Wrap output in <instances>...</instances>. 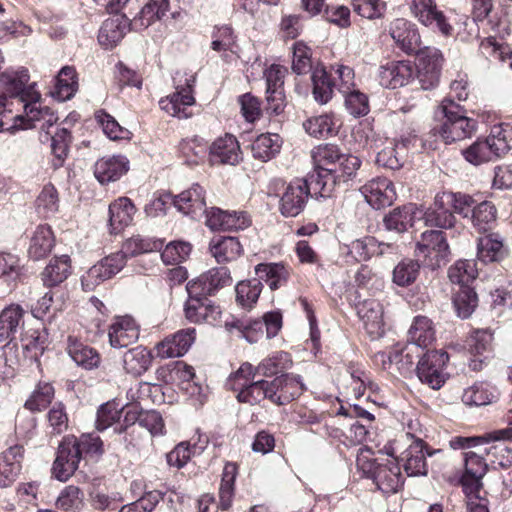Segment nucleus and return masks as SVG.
<instances>
[{
    "instance_id": "nucleus-11",
    "label": "nucleus",
    "mask_w": 512,
    "mask_h": 512,
    "mask_svg": "<svg viewBox=\"0 0 512 512\" xmlns=\"http://www.w3.org/2000/svg\"><path fill=\"white\" fill-rule=\"evenodd\" d=\"M195 78L186 79L185 86L177 85L176 91L159 101L160 108L167 114L179 119H187L192 116L191 107L195 104L192 94V86Z\"/></svg>"
},
{
    "instance_id": "nucleus-43",
    "label": "nucleus",
    "mask_w": 512,
    "mask_h": 512,
    "mask_svg": "<svg viewBox=\"0 0 512 512\" xmlns=\"http://www.w3.org/2000/svg\"><path fill=\"white\" fill-rule=\"evenodd\" d=\"M70 258L67 255L53 258L42 272L45 286L53 287L62 283L70 274Z\"/></svg>"
},
{
    "instance_id": "nucleus-41",
    "label": "nucleus",
    "mask_w": 512,
    "mask_h": 512,
    "mask_svg": "<svg viewBox=\"0 0 512 512\" xmlns=\"http://www.w3.org/2000/svg\"><path fill=\"white\" fill-rule=\"evenodd\" d=\"M408 335L412 344L420 348H428L435 341V329L432 321L426 316H416Z\"/></svg>"
},
{
    "instance_id": "nucleus-31",
    "label": "nucleus",
    "mask_w": 512,
    "mask_h": 512,
    "mask_svg": "<svg viewBox=\"0 0 512 512\" xmlns=\"http://www.w3.org/2000/svg\"><path fill=\"white\" fill-rule=\"evenodd\" d=\"M127 171L128 161L123 156L104 157L94 165V175L101 184L114 182Z\"/></svg>"
},
{
    "instance_id": "nucleus-57",
    "label": "nucleus",
    "mask_w": 512,
    "mask_h": 512,
    "mask_svg": "<svg viewBox=\"0 0 512 512\" xmlns=\"http://www.w3.org/2000/svg\"><path fill=\"white\" fill-rule=\"evenodd\" d=\"M54 398V388L50 383L39 382L31 396L25 402V408L32 412L45 409Z\"/></svg>"
},
{
    "instance_id": "nucleus-13",
    "label": "nucleus",
    "mask_w": 512,
    "mask_h": 512,
    "mask_svg": "<svg viewBox=\"0 0 512 512\" xmlns=\"http://www.w3.org/2000/svg\"><path fill=\"white\" fill-rule=\"evenodd\" d=\"M409 6L412 15L421 24L425 26L435 25L445 36L452 34V26L447 22L443 12L437 9L434 0H410Z\"/></svg>"
},
{
    "instance_id": "nucleus-40",
    "label": "nucleus",
    "mask_w": 512,
    "mask_h": 512,
    "mask_svg": "<svg viewBox=\"0 0 512 512\" xmlns=\"http://www.w3.org/2000/svg\"><path fill=\"white\" fill-rule=\"evenodd\" d=\"M256 376L257 370L248 362L241 364V366L229 376L227 385L237 393L236 397L239 402L244 403L242 394L252 388V384L256 382Z\"/></svg>"
},
{
    "instance_id": "nucleus-63",
    "label": "nucleus",
    "mask_w": 512,
    "mask_h": 512,
    "mask_svg": "<svg viewBox=\"0 0 512 512\" xmlns=\"http://www.w3.org/2000/svg\"><path fill=\"white\" fill-rule=\"evenodd\" d=\"M83 492L74 485L66 486L59 494L56 506L63 511H76L83 506Z\"/></svg>"
},
{
    "instance_id": "nucleus-45",
    "label": "nucleus",
    "mask_w": 512,
    "mask_h": 512,
    "mask_svg": "<svg viewBox=\"0 0 512 512\" xmlns=\"http://www.w3.org/2000/svg\"><path fill=\"white\" fill-rule=\"evenodd\" d=\"M281 148V138L278 134H261L252 143V154L263 162L273 158Z\"/></svg>"
},
{
    "instance_id": "nucleus-7",
    "label": "nucleus",
    "mask_w": 512,
    "mask_h": 512,
    "mask_svg": "<svg viewBox=\"0 0 512 512\" xmlns=\"http://www.w3.org/2000/svg\"><path fill=\"white\" fill-rule=\"evenodd\" d=\"M414 253L432 269L445 265L450 256V248L445 234L439 230L422 232L416 241Z\"/></svg>"
},
{
    "instance_id": "nucleus-32",
    "label": "nucleus",
    "mask_w": 512,
    "mask_h": 512,
    "mask_svg": "<svg viewBox=\"0 0 512 512\" xmlns=\"http://www.w3.org/2000/svg\"><path fill=\"white\" fill-rule=\"evenodd\" d=\"M136 208L127 197H120L109 205V225L112 233H118L129 226Z\"/></svg>"
},
{
    "instance_id": "nucleus-60",
    "label": "nucleus",
    "mask_w": 512,
    "mask_h": 512,
    "mask_svg": "<svg viewBox=\"0 0 512 512\" xmlns=\"http://www.w3.org/2000/svg\"><path fill=\"white\" fill-rule=\"evenodd\" d=\"M471 219L479 232H485L496 220V208L491 202L483 201L473 208Z\"/></svg>"
},
{
    "instance_id": "nucleus-62",
    "label": "nucleus",
    "mask_w": 512,
    "mask_h": 512,
    "mask_svg": "<svg viewBox=\"0 0 512 512\" xmlns=\"http://www.w3.org/2000/svg\"><path fill=\"white\" fill-rule=\"evenodd\" d=\"M339 148L333 144L320 145L313 153V159L317 168H337V165L342 157Z\"/></svg>"
},
{
    "instance_id": "nucleus-3",
    "label": "nucleus",
    "mask_w": 512,
    "mask_h": 512,
    "mask_svg": "<svg viewBox=\"0 0 512 512\" xmlns=\"http://www.w3.org/2000/svg\"><path fill=\"white\" fill-rule=\"evenodd\" d=\"M357 466L370 477L384 494H393L403 486L404 479L395 458L372 461L364 451L357 457Z\"/></svg>"
},
{
    "instance_id": "nucleus-46",
    "label": "nucleus",
    "mask_w": 512,
    "mask_h": 512,
    "mask_svg": "<svg viewBox=\"0 0 512 512\" xmlns=\"http://www.w3.org/2000/svg\"><path fill=\"white\" fill-rule=\"evenodd\" d=\"M497 399L494 389L487 383L479 382L466 388L462 394V401L467 406H485Z\"/></svg>"
},
{
    "instance_id": "nucleus-22",
    "label": "nucleus",
    "mask_w": 512,
    "mask_h": 512,
    "mask_svg": "<svg viewBox=\"0 0 512 512\" xmlns=\"http://www.w3.org/2000/svg\"><path fill=\"white\" fill-rule=\"evenodd\" d=\"M24 459V448L16 444L0 454V488L10 486L20 474Z\"/></svg>"
},
{
    "instance_id": "nucleus-33",
    "label": "nucleus",
    "mask_w": 512,
    "mask_h": 512,
    "mask_svg": "<svg viewBox=\"0 0 512 512\" xmlns=\"http://www.w3.org/2000/svg\"><path fill=\"white\" fill-rule=\"evenodd\" d=\"M427 226L448 229L454 226L455 217L448 204L441 199V193L435 196L434 203L426 211L422 210V217Z\"/></svg>"
},
{
    "instance_id": "nucleus-64",
    "label": "nucleus",
    "mask_w": 512,
    "mask_h": 512,
    "mask_svg": "<svg viewBox=\"0 0 512 512\" xmlns=\"http://www.w3.org/2000/svg\"><path fill=\"white\" fill-rule=\"evenodd\" d=\"M311 49L302 41L293 44L292 70L298 74H306L312 69Z\"/></svg>"
},
{
    "instance_id": "nucleus-59",
    "label": "nucleus",
    "mask_w": 512,
    "mask_h": 512,
    "mask_svg": "<svg viewBox=\"0 0 512 512\" xmlns=\"http://www.w3.org/2000/svg\"><path fill=\"white\" fill-rule=\"evenodd\" d=\"M305 131L316 138L327 137L334 133L335 122L328 114L311 117L303 123Z\"/></svg>"
},
{
    "instance_id": "nucleus-1",
    "label": "nucleus",
    "mask_w": 512,
    "mask_h": 512,
    "mask_svg": "<svg viewBox=\"0 0 512 512\" xmlns=\"http://www.w3.org/2000/svg\"><path fill=\"white\" fill-rule=\"evenodd\" d=\"M251 387L242 394L244 403L249 405L260 404L264 400L277 406L287 405L305 389L301 377L293 374H282L272 380H256Z\"/></svg>"
},
{
    "instance_id": "nucleus-51",
    "label": "nucleus",
    "mask_w": 512,
    "mask_h": 512,
    "mask_svg": "<svg viewBox=\"0 0 512 512\" xmlns=\"http://www.w3.org/2000/svg\"><path fill=\"white\" fill-rule=\"evenodd\" d=\"M238 474L236 463L227 462L223 468L221 484L219 488L220 507L223 510L230 508L234 496V483Z\"/></svg>"
},
{
    "instance_id": "nucleus-6",
    "label": "nucleus",
    "mask_w": 512,
    "mask_h": 512,
    "mask_svg": "<svg viewBox=\"0 0 512 512\" xmlns=\"http://www.w3.org/2000/svg\"><path fill=\"white\" fill-rule=\"evenodd\" d=\"M29 72L26 68L7 70L0 74L1 95L7 97L9 106L16 100L25 109L26 103L39 102L41 94L36 90V83L28 84Z\"/></svg>"
},
{
    "instance_id": "nucleus-34",
    "label": "nucleus",
    "mask_w": 512,
    "mask_h": 512,
    "mask_svg": "<svg viewBox=\"0 0 512 512\" xmlns=\"http://www.w3.org/2000/svg\"><path fill=\"white\" fill-rule=\"evenodd\" d=\"M55 244V237L48 225H39L34 230L28 248L30 258L40 260L48 256Z\"/></svg>"
},
{
    "instance_id": "nucleus-25",
    "label": "nucleus",
    "mask_w": 512,
    "mask_h": 512,
    "mask_svg": "<svg viewBox=\"0 0 512 512\" xmlns=\"http://www.w3.org/2000/svg\"><path fill=\"white\" fill-rule=\"evenodd\" d=\"M241 158L237 139L230 134L216 139L209 147V159L212 164L236 165Z\"/></svg>"
},
{
    "instance_id": "nucleus-38",
    "label": "nucleus",
    "mask_w": 512,
    "mask_h": 512,
    "mask_svg": "<svg viewBox=\"0 0 512 512\" xmlns=\"http://www.w3.org/2000/svg\"><path fill=\"white\" fill-rule=\"evenodd\" d=\"M260 281H265L271 290H277L288 282L290 270L282 263H261L255 267Z\"/></svg>"
},
{
    "instance_id": "nucleus-61",
    "label": "nucleus",
    "mask_w": 512,
    "mask_h": 512,
    "mask_svg": "<svg viewBox=\"0 0 512 512\" xmlns=\"http://www.w3.org/2000/svg\"><path fill=\"white\" fill-rule=\"evenodd\" d=\"M57 94L61 100L70 99L78 88L76 80V71L74 68L66 66L63 67L57 76Z\"/></svg>"
},
{
    "instance_id": "nucleus-8",
    "label": "nucleus",
    "mask_w": 512,
    "mask_h": 512,
    "mask_svg": "<svg viewBox=\"0 0 512 512\" xmlns=\"http://www.w3.org/2000/svg\"><path fill=\"white\" fill-rule=\"evenodd\" d=\"M127 259L124 252H114L99 260L90 267L81 277V284L85 291H93L100 284L110 280L125 267Z\"/></svg>"
},
{
    "instance_id": "nucleus-56",
    "label": "nucleus",
    "mask_w": 512,
    "mask_h": 512,
    "mask_svg": "<svg viewBox=\"0 0 512 512\" xmlns=\"http://www.w3.org/2000/svg\"><path fill=\"white\" fill-rule=\"evenodd\" d=\"M420 264L417 260L404 259L393 270V282L401 287L411 285L418 277Z\"/></svg>"
},
{
    "instance_id": "nucleus-19",
    "label": "nucleus",
    "mask_w": 512,
    "mask_h": 512,
    "mask_svg": "<svg viewBox=\"0 0 512 512\" xmlns=\"http://www.w3.org/2000/svg\"><path fill=\"white\" fill-rule=\"evenodd\" d=\"M416 141V136L402 138L400 141H387L377 152L376 163L392 170L399 169L407 160L409 146Z\"/></svg>"
},
{
    "instance_id": "nucleus-23",
    "label": "nucleus",
    "mask_w": 512,
    "mask_h": 512,
    "mask_svg": "<svg viewBox=\"0 0 512 512\" xmlns=\"http://www.w3.org/2000/svg\"><path fill=\"white\" fill-rule=\"evenodd\" d=\"M108 337L113 348H124L137 341L139 327L130 316L117 317L109 327Z\"/></svg>"
},
{
    "instance_id": "nucleus-24",
    "label": "nucleus",
    "mask_w": 512,
    "mask_h": 512,
    "mask_svg": "<svg viewBox=\"0 0 512 512\" xmlns=\"http://www.w3.org/2000/svg\"><path fill=\"white\" fill-rule=\"evenodd\" d=\"M173 204L185 215L197 217L205 214L207 211L205 190L199 184H193L189 189L175 196Z\"/></svg>"
},
{
    "instance_id": "nucleus-4",
    "label": "nucleus",
    "mask_w": 512,
    "mask_h": 512,
    "mask_svg": "<svg viewBox=\"0 0 512 512\" xmlns=\"http://www.w3.org/2000/svg\"><path fill=\"white\" fill-rule=\"evenodd\" d=\"M510 132L502 125L494 126L485 139H477L469 147L462 150L465 160L473 165H481L494 161L512 148Z\"/></svg>"
},
{
    "instance_id": "nucleus-17",
    "label": "nucleus",
    "mask_w": 512,
    "mask_h": 512,
    "mask_svg": "<svg viewBox=\"0 0 512 512\" xmlns=\"http://www.w3.org/2000/svg\"><path fill=\"white\" fill-rule=\"evenodd\" d=\"M196 337L194 328L179 330L166 337L156 346V354L162 359L181 357L190 349Z\"/></svg>"
},
{
    "instance_id": "nucleus-27",
    "label": "nucleus",
    "mask_w": 512,
    "mask_h": 512,
    "mask_svg": "<svg viewBox=\"0 0 512 512\" xmlns=\"http://www.w3.org/2000/svg\"><path fill=\"white\" fill-rule=\"evenodd\" d=\"M309 185L310 194L329 197L337 183H339V170L334 168H317L316 171L304 179Z\"/></svg>"
},
{
    "instance_id": "nucleus-26",
    "label": "nucleus",
    "mask_w": 512,
    "mask_h": 512,
    "mask_svg": "<svg viewBox=\"0 0 512 512\" xmlns=\"http://www.w3.org/2000/svg\"><path fill=\"white\" fill-rule=\"evenodd\" d=\"M209 250L219 264L235 261L244 252L239 239L233 236L213 237L209 242Z\"/></svg>"
},
{
    "instance_id": "nucleus-53",
    "label": "nucleus",
    "mask_w": 512,
    "mask_h": 512,
    "mask_svg": "<svg viewBox=\"0 0 512 512\" xmlns=\"http://www.w3.org/2000/svg\"><path fill=\"white\" fill-rule=\"evenodd\" d=\"M478 274L474 260H458L448 270V277L452 283L460 287L469 286Z\"/></svg>"
},
{
    "instance_id": "nucleus-10",
    "label": "nucleus",
    "mask_w": 512,
    "mask_h": 512,
    "mask_svg": "<svg viewBox=\"0 0 512 512\" xmlns=\"http://www.w3.org/2000/svg\"><path fill=\"white\" fill-rule=\"evenodd\" d=\"M449 356L442 350L427 351L417 364V376L432 389H440L445 383L444 368Z\"/></svg>"
},
{
    "instance_id": "nucleus-21",
    "label": "nucleus",
    "mask_w": 512,
    "mask_h": 512,
    "mask_svg": "<svg viewBox=\"0 0 512 512\" xmlns=\"http://www.w3.org/2000/svg\"><path fill=\"white\" fill-rule=\"evenodd\" d=\"M185 317L192 323L216 325L221 317L219 306L207 298H188L185 303Z\"/></svg>"
},
{
    "instance_id": "nucleus-42",
    "label": "nucleus",
    "mask_w": 512,
    "mask_h": 512,
    "mask_svg": "<svg viewBox=\"0 0 512 512\" xmlns=\"http://www.w3.org/2000/svg\"><path fill=\"white\" fill-rule=\"evenodd\" d=\"M152 362L151 353L142 346H137L125 352L123 367L133 376H140L148 370Z\"/></svg>"
},
{
    "instance_id": "nucleus-20",
    "label": "nucleus",
    "mask_w": 512,
    "mask_h": 512,
    "mask_svg": "<svg viewBox=\"0 0 512 512\" xmlns=\"http://www.w3.org/2000/svg\"><path fill=\"white\" fill-rule=\"evenodd\" d=\"M26 311L19 304H10L0 312V345L11 343L24 327Z\"/></svg>"
},
{
    "instance_id": "nucleus-37",
    "label": "nucleus",
    "mask_w": 512,
    "mask_h": 512,
    "mask_svg": "<svg viewBox=\"0 0 512 512\" xmlns=\"http://www.w3.org/2000/svg\"><path fill=\"white\" fill-rule=\"evenodd\" d=\"M67 351L73 361L87 370L94 369L100 364L98 352L73 336L67 340Z\"/></svg>"
},
{
    "instance_id": "nucleus-35",
    "label": "nucleus",
    "mask_w": 512,
    "mask_h": 512,
    "mask_svg": "<svg viewBox=\"0 0 512 512\" xmlns=\"http://www.w3.org/2000/svg\"><path fill=\"white\" fill-rule=\"evenodd\" d=\"M127 24V19L123 16L106 19L99 30V44L105 49L115 47L123 39Z\"/></svg>"
},
{
    "instance_id": "nucleus-49",
    "label": "nucleus",
    "mask_w": 512,
    "mask_h": 512,
    "mask_svg": "<svg viewBox=\"0 0 512 512\" xmlns=\"http://www.w3.org/2000/svg\"><path fill=\"white\" fill-rule=\"evenodd\" d=\"M59 204V194L55 186L50 183L44 185L36 199L37 213L49 218L58 212Z\"/></svg>"
},
{
    "instance_id": "nucleus-54",
    "label": "nucleus",
    "mask_w": 512,
    "mask_h": 512,
    "mask_svg": "<svg viewBox=\"0 0 512 512\" xmlns=\"http://www.w3.org/2000/svg\"><path fill=\"white\" fill-rule=\"evenodd\" d=\"M163 247V243L160 240L146 239L141 236H133L127 239L120 252H124L126 259L128 257L136 256L141 253H148L153 251H159Z\"/></svg>"
},
{
    "instance_id": "nucleus-29",
    "label": "nucleus",
    "mask_w": 512,
    "mask_h": 512,
    "mask_svg": "<svg viewBox=\"0 0 512 512\" xmlns=\"http://www.w3.org/2000/svg\"><path fill=\"white\" fill-rule=\"evenodd\" d=\"M426 455H432L427 451L423 440H414L404 452V469L408 476H421L427 474Z\"/></svg>"
},
{
    "instance_id": "nucleus-2",
    "label": "nucleus",
    "mask_w": 512,
    "mask_h": 512,
    "mask_svg": "<svg viewBox=\"0 0 512 512\" xmlns=\"http://www.w3.org/2000/svg\"><path fill=\"white\" fill-rule=\"evenodd\" d=\"M82 453L102 454L103 442L98 435L83 434L80 438L66 437L58 448L53 474L59 481H67L77 470Z\"/></svg>"
},
{
    "instance_id": "nucleus-15",
    "label": "nucleus",
    "mask_w": 512,
    "mask_h": 512,
    "mask_svg": "<svg viewBox=\"0 0 512 512\" xmlns=\"http://www.w3.org/2000/svg\"><path fill=\"white\" fill-rule=\"evenodd\" d=\"M357 315L371 339L379 338L384 333V312L376 299H365L356 305Z\"/></svg>"
},
{
    "instance_id": "nucleus-18",
    "label": "nucleus",
    "mask_w": 512,
    "mask_h": 512,
    "mask_svg": "<svg viewBox=\"0 0 512 512\" xmlns=\"http://www.w3.org/2000/svg\"><path fill=\"white\" fill-rule=\"evenodd\" d=\"M389 34L396 45L405 53L417 52L421 40L416 26L404 18H397L389 25Z\"/></svg>"
},
{
    "instance_id": "nucleus-39",
    "label": "nucleus",
    "mask_w": 512,
    "mask_h": 512,
    "mask_svg": "<svg viewBox=\"0 0 512 512\" xmlns=\"http://www.w3.org/2000/svg\"><path fill=\"white\" fill-rule=\"evenodd\" d=\"M168 0H149L134 18L132 25L136 29H146L156 21H160L169 11Z\"/></svg>"
},
{
    "instance_id": "nucleus-58",
    "label": "nucleus",
    "mask_w": 512,
    "mask_h": 512,
    "mask_svg": "<svg viewBox=\"0 0 512 512\" xmlns=\"http://www.w3.org/2000/svg\"><path fill=\"white\" fill-rule=\"evenodd\" d=\"M179 150L188 164H198L206 157L208 146L203 139L194 137L180 142Z\"/></svg>"
},
{
    "instance_id": "nucleus-50",
    "label": "nucleus",
    "mask_w": 512,
    "mask_h": 512,
    "mask_svg": "<svg viewBox=\"0 0 512 512\" xmlns=\"http://www.w3.org/2000/svg\"><path fill=\"white\" fill-rule=\"evenodd\" d=\"M72 141L70 132L66 128L58 129L51 138L52 166L59 169L65 163L68 156L69 146Z\"/></svg>"
},
{
    "instance_id": "nucleus-55",
    "label": "nucleus",
    "mask_w": 512,
    "mask_h": 512,
    "mask_svg": "<svg viewBox=\"0 0 512 512\" xmlns=\"http://www.w3.org/2000/svg\"><path fill=\"white\" fill-rule=\"evenodd\" d=\"M454 307L459 317L466 319L471 316L478 304L476 292L469 286L459 287L453 298Z\"/></svg>"
},
{
    "instance_id": "nucleus-44",
    "label": "nucleus",
    "mask_w": 512,
    "mask_h": 512,
    "mask_svg": "<svg viewBox=\"0 0 512 512\" xmlns=\"http://www.w3.org/2000/svg\"><path fill=\"white\" fill-rule=\"evenodd\" d=\"M312 84L314 99L320 104H326L332 98L335 84L329 78L325 68L317 65L312 70Z\"/></svg>"
},
{
    "instance_id": "nucleus-16",
    "label": "nucleus",
    "mask_w": 512,
    "mask_h": 512,
    "mask_svg": "<svg viewBox=\"0 0 512 512\" xmlns=\"http://www.w3.org/2000/svg\"><path fill=\"white\" fill-rule=\"evenodd\" d=\"M360 191L367 203L375 209L390 206L396 198L392 181L384 177L370 180L361 187Z\"/></svg>"
},
{
    "instance_id": "nucleus-36",
    "label": "nucleus",
    "mask_w": 512,
    "mask_h": 512,
    "mask_svg": "<svg viewBox=\"0 0 512 512\" xmlns=\"http://www.w3.org/2000/svg\"><path fill=\"white\" fill-rule=\"evenodd\" d=\"M506 255L507 249L498 234H489L479 238L477 257L483 263L499 262Z\"/></svg>"
},
{
    "instance_id": "nucleus-52",
    "label": "nucleus",
    "mask_w": 512,
    "mask_h": 512,
    "mask_svg": "<svg viewBox=\"0 0 512 512\" xmlns=\"http://www.w3.org/2000/svg\"><path fill=\"white\" fill-rule=\"evenodd\" d=\"M262 282L258 278L241 281L236 285V300L243 308H251L262 292Z\"/></svg>"
},
{
    "instance_id": "nucleus-30",
    "label": "nucleus",
    "mask_w": 512,
    "mask_h": 512,
    "mask_svg": "<svg viewBox=\"0 0 512 512\" xmlns=\"http://www.w3.org/2000/svg\"><path fill=\"white\" fill-rule=\"evenodd\" d=\"M421 217L422 209L416 204L410 203L391 211L385 216L384 224L388 230L402 233L413 226L415 220Z\"/></svg>"
},
{
    "instance_id": "nucleus-12",
    "label": "nucleus",
    "mask_w": 512,
    "mask_h": 512,
    "mask_svg": "<svg viewBox=\"0 0 512 512\" xmlns=\"http://www.w3.org/2000/svg\"><path fill=\"white\" fill-rule=\"evenodd\" d=\"M484 452L468 451L464 453V472L460 483L463 491H482V479L487 473L488 464L482 454Z\"/></svg>"
},
{
    "instance_id": "nucleus-48",
    "label": "nucleus",
    "mask_w": 512,
    "mask_h": 512,
    "mask_svg": "<svg viewBox=\"0 0 512 512\" xmlns=\"http://www.w3.org/2000/svg\"><path fill=\"white\" fill-rule=\"evenodd\" d=\"M389 248L388 243L379 242L374 237H364L353 241L350 251L358 260L364 261L373 256L382 255Z\"/></svg>"
},
{
    "instance_id": "nucleus-5",
    "label": "nucleus",
    "mask_w": 512,
    "mask_h": 512,
    "mask_svg": "<svg viewBox=\"0 0 512 512\" xmlns=\"http://www.w3.org/2000/svg\"><path fill=\"white\" fill-rule=\"evenodd\" d=\"M440 109L445 121L439 128H433L432 133L438 135L445 144L464 140L476 132L477 121L461 114L452 99L443 100Z\"/></svg>"
},
{
    "instance_id": "nucleus-47",
    "label": "nucleus",
    "mask_w": 512,
    "mask_h": 512,
    "mask_svg": "<svg viewBox=\"0 0 512 512\" xmlns=\"http://www.w3.org/2000/svg\"><path fill=\"white\" fill-rule=\"evenodd\" d=\"M65 308L63 300H54V294L49 291L46 292L37 302L31 307V314L34 318L51 322L56 318L59 312Z\"/></svg>"
},
{
    "instance_id": "nucleus-9",
    "label": "nucleus",
    "mask_w": 512,
    "mask_h": 512,
    "mask_svg": "<svg viewBox=\"0 0 512 512\" xmlns=\"http://www.w3.org/2000/svg\"><path fill=\"white\" fill-rule=\"evenodd\" d=\"M508 441H512V427L486 433L480 452H484L492 464L508 468L512 465V449L507 444Z\"/></svg>"
},
{
    "instance_id": "nucleus-14",
    "label": "nucleus",
    "mask_w": 512,
    "mask_h": 512,
    "mask_svg": "<svg viewBox=\"0 0 512 512\" xmlns=\"http://www.w3.org/2000/svg\"><path fill=\"white\" fill-rule=\"evenodd\" d=\"M310 195L309 185L304 179H296L285 188L280 199V212L285 217H295L299 215Z\"/></svg>"
},
{
    "instance_id": "nucleus-28",
    "label": "nucleus",
    "mask_w": 512,
    "mask_h": 512,
    "mask_svg": "<svg viewBox=\"0 0 512 512\" xmlns=\"http://www.w3.org/2000/svg\"><path fill=\"white\" fill-rule=\"evenodd\" d=\"M413 75V68L409 62H389L380 69V83L391 89L406 85Z\"/></svg>"
}]
</instances>
